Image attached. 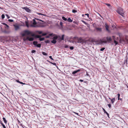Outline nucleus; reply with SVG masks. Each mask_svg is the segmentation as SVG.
Masks as SVG:
<instances>
[{
    "instance_id": "obj_2",
    "label": "nucleus",
    "mask_w": 128,
    "mask_h": 128,
    "mask_svg": "<svg viewBox=\"0 0 128 128\" xmlns=\"http://www.w3.org/2000/svg\"><path fill=\"white\" fill-rule=\"evenodd\" d=\"M22 35L23 36H29L30 37L31 36L33 37L34 35V34H33L32 32L28 30H26L24 31L22 33Z\"/></svg>"
},
{
    "instance_id": "obj_1",
    "label": "nucleus",
    "mask_w": 128,
    "mask_h": 128,
    "mask_svg": "<svg viewBox=\"0 0 128 128\" xmlns=\"http://www.w3.org/2000/svg\"><path fill=\"white\" fill-rule=\"evenodd\" d=\"M33 22H30L28 23V22L26 21L25 22V24L26 26L28 28L30 27H43L44 26L43 23H39L38 24H39L38 25L37 24L36 21L34 19L33 20Z\"/></svg>"
},
{
    "instance_id": "obj_16",
    "label": "nucleus",
    "mask_w": 128,
    "mask_h": 128,
    "mask_svg": "<svg viewBox=\"0 0 128 128\" xmlns=\"http://www.w3.org/2000/svg\"><path fill=\"white\" fill-rule=\"evenodd\" d=\"M51 42L54 44H55L56 42V40L53 39V40L51 41Z\"/></svg>"
},
{
    "instance_id": "obj_8",
    "label": "nucleus",
    "mask_w": 128,
    "mask_h": 128,
    "mask_svg": "<svg viewBox=\"0 0 128 128\" xmlns=\"http://www.w3.org/2000/svg\"><path fill=\"white\" fill-rule=\"evenodd\" d=\"M105 27L106 30L108 32H110V30H109V26L106 23L105 24Z\"/></svg>"
},
{
    "instance_id": "obj_28",
    "label": "nucleus",
    "mask_w": 128,
    "mask_h": 128,
    "mask_svg": "<svg viewBox=\"0 0 128 128\" xmlns=\"http://www.w3.org/2000/svg\"><path fill=\"white\" fill-rule=\"evenodd\" d=\"M62 19L65 21H66L67 20L66 18L64 16H62Z\"/></svg>"
},
{
    "instance_id": "obj_5",
    "label": "nucleus",
    "mask_w": 128,
    "mask_h": 128,
    "mask_svg": "<svg viewBox=\"0 0 128 128\" xmlns=\"http://www.w3.org/2000/svg\"><path fill=\"white\" fill-rule=\"evenodd\" d=\"M23 40L24 41L27 40L30 41H32L34 40V38L33 37H30L29 36H26V37H24Z\"/></svg>"
},
{
    "instance_id": "obj_11",
    "label": "nucleus",
    "mask_w": 128,
    "mask_h": 128,
    "mask_svg": "<svg viewBox=\"0 0 128 128\" xmlns=\"http://www.w3.org/2000/svg\"><path fill=\"white\" fill-rule=\"evenodd\" d=\"M106 4L109 8L110 9H112V6L111 5L109 4Z\"/></svg>"
},
{
    "instance_id": "obj_39",
    "label": "nucleus",
    "mask_w": 128,
    "mask_h": 128,
    "mask_svg": "<svg viewBox=\"0 0 128 128\" xmlns=\"http://www.w3.org/2000/svg\"><path fill=\"white\" fill-rule=\"evenodd\" d=\"M47 34L46 33H43L42 34V36H45Z\"/></svg>"
},
{
    "instance_id": "obj_25",
    "label": "nucleus",
    "mask_w": 128,
    "mask_h": 128,
    "mask_svg": "<svg viewBox=\"0 0 128 128\" xmlns=\"http://www.w3.org/2000/svg\"><path fill=\"white\" fill-rule=\"evenodd\" d=\"M41 44H37L36 45V46L38 47V48H40L41 47Z\"/></svg>"
},
{
    "instance_id": "obj_29",
    "label": "nucleus",
    "mask_w": 128,
    "mask_h": 128,
    "mask_svg": "<svg viewBox=\"0 0 128 128\" xmlns=\"http://www.w3.org/2000/svg\"><path fill=\"white\" fill-rule=\"evenodd\" d=\"M42 54L43 55H45V56H47L48 55V54L47 53H46L44 52H42Z\"/></svg>"
},
{
    "instance_id": "obj_18",
    "label": "nucleus",
    "mask_w": 128,
    "mask_h": 128,
    "mask_svg": "<svg viewBox=\"0 0 128 128\" xmlns=\"http://www.w3.org/2000/svg\"><path fill=\"white\" fill-rule=\"evenodd\" d=\"M67 20L69 22H72V20L70 18H68Z\"/></svg>"
},
{
    "instance_id": "obj_24",
    "label": "nucleus",
    "mask_w": 128,
    "mask_h": 128,
    "mask_svg": "<svg viewBox=\"0 0 128 128\" xmlns=\"http://www.w3.org/2000/svg\"><path fill=\"white\" fill-rule=\"evenodd\" d=\"M3 121H4V122L6 123V124L7 122V121L6 120V118L4 117L3 118Z\"/></svg>"
},
{
    "instance_id": "obj_35",
    "label": "nucleus",
    "mask_w": 128,
    "mask_h": 128,
    "mask_svg": "<svg viewBox=\"0 0 128 128\" xmlns=\"http://www.w3.org/2000/svg\"><path fill=\"white\" fill-rule=\"evenodd\" d=\"M4 17H5V16H4V14H2V19H4Z\"/></svg>"
},
{
    "instance_id": "obj_49",
    "label": "nucleus",
    "mask_w": 128,
    "mask_h": 128,
    "mask_svg": "<svg viewBox=\"0 0 128 128\" xmlns=\"http://www.w3.org/2000/svg\"><path fill=\"white\" fill-rule=\"evenodd\" d=\"M114 36H112V39H113L114 40Z\"/></svg>"
},
{
    "instance_id": "obj_21",
    "label": "nucleus",
    "mask_w": 128,
    "mask_h": 128,
    "mask_svg": "<svg viewBox=\"0 0 128 128\" xmlns=\"http://www.w3.org/2000/svg\"><path fill=\"white\" fill-rule=\"evenodd\" d=\"M36 14H39V15H43V16H46V15L44 14H41V13H38V12H37Z\"/></svg>"
},
{
    "instance_id": "obj_46",
    "label": "nucleus",
    "mask_w": 128,
    "mask_h": 128,
    "mask_svg": "<svg viewBox=\"0 0 128 128\" xmlns=\"http://www.w3.org/2000/svg\"><path fill=\"white\" fill-rule=\"evenodd\" d=\"M6 17L8 18H10V17L8 15V14H6Z\"/></svg>"
},
{
    "instance_id": "obj_32",
    "label": "nucleus",
    "mask_w": 128,
    "mask_h": 128,
    "mask_svg": "<svg viewBox=\"0 0 128 128\" xmlns=\"http://www.w3.org/2000/svg\"><path fill=\"white\" fill-rule=\"evenodd\" d=\"M72 12H73V13H75V12H77V11L75 10H72Z\"/></svg>"
},
{
    "instance_id": "obj_57",
    "label": "nucleus",
    "mask_w": 128,
    "mask_h": 128,
    "mask_svg": "<svg viewBox=\"0 0 128 128\" xmlns=\"http://www.w3.org/2000/svg\"><path fill=\"white\" fill-rule=\"evenodd\" d=\"M74 113L75 114H77V115H78V113H76V112H74Z\"/></svg>"
},
{
    "instance_id": "obj_23",
    "label": "nucleus",
    "mask_w": 128,
    "mask_h": 128,
    "mask_svg": "<svg viewBox=\"0 0 128 128\" xmlns=\"http://www.w3.org/2000/svg\"><path fill=\"white\" fill-rule=\"evenodd\" d=\"M58 38H57L58 40L59 41L61 40V37L60 36H58Z\"/></svg>"
},
{
    "instance_id": "obj_30",
    "label": "nucleus",
    "mask_w": 128,
    "mask_h": 128,
    "mask_svg": "<svg viewBox=\"0 0 128 128\" xmlns=\"http://www.w3.org/2000/svg\"><path fill=\"white\" fill-rule=\"evenodd\" d=\"M114 43H115V45H116L118 44V42L115 40H114Z\"/></svg>"
},
{
    "instance_id": "obj_14",
    "label": "nucleus",
    "mask_w": 128,
    "mask_h": 128,
    "mask_svg": "<svg viewBox=\"0 0 128 128\" xmlns=\"http://www.w3.org/2000/svg\"><path fill=\"white\" fill-rule=\"evenodd\" d=\"M109 98L111 100L112 103L113 104L115 100V98H114L112 99H111L110 98Z\"/></svg>"
},
{
    "instance_id": "obj_15",
    "label": "nucleus",
    "mask_w": 128,
    "mask_h": 128,
    "mask_svg": "<svg viewBox=\"0 0 128 128\" xmlns=\"http://www.w3.org/2000/svg\"><path fill=\"white\" fill-rule=\"evenodd\" d=\"M3 24L5 26V28H7V29H8L9 27L8 26V25H7L5 23H3Z\"/></svg>"
},
{
    "instance_id": "obj_58",
    "label": "nucleus",
    "mask_w": 128,
    "mask_h": 128,
    "mask_svg": "<svg viewBox=\"0 0 128 128\" xmlns=\"http://www.w3.org/2000/svg\"><path fill=\"white\" fill-rule=\"evenodd\" d=\"M88 25L87 26L88 27H89V25L88 24H87Z\"/></svg>"
},
{
    "instance_id": "obj_55",
    "label": "nucleus",
    "mask_w": 128,
    "mask_h": 128,
    "mask_svg": "<svg viewBox=\"0 0 128 128\" xmlns=\"http://www.w3.org/2000/svg\"><path fill=\"white\" fill-rule=\"evenodd\" d=\"M112 27L113 28H114L115 27V26L114 25L112 26Z\"/></svg>"
},
{
    "instance_id": "obj_59",
    "label": "nucleus",
    "mask_w": 128,
    "mask_h": 128,
    "mask_svg": "<svg viewBox=\"0 0 128 128\" xmlns=\"http://www.w3.org/2000/svg\"><path fill=\"white\" fill-rule=\"evenodd\" d=\"M2 126H3V125H4V124L2 123Z\"/></svg>"
},
{
    "instance_id": "obj_6",
    "label": "nucleus",
    "mask_w": 128,
    "mask_h": 128,
    "mask_svg": "<svg viewBox=\"0 0 128 128\" xmlns=\"http://www.w3.org/2000/svg\"><path fill=\"white\" fill-rule=\"evenodd\" d=\"M49 35L50 36H54V37L53 38V39L55 40H57L58 38V36L57 35L54 34L53 33L50 34H49Z\"/></svg>"
},
{
    "instance_id": "obj_13",
    "label": "nucleus",
    "mask_w": 128,
    "mask_h": 128,
    "mask_svg": "<svg viewBox=\"0 0 128 128\" xmlns=\"http://www.w3.org/2000/svg\"><path fill=\"white\" fill-rule=\"evenodd\" d=\"M80 71V69L78 70H75V71H74L72 72V74H75L76 73H77V72H79Z\"/></svg>"
},
{
    "instance_id": "obj_3",
    "label": "nucleus",
    "mask_w": 128,
    "mask_h": 128,
    "mask_svg": "<svg viewBox=\"0 0 128 128\" xmlns=\"http://www.w3.org/2000/svg\"><path fill=\"white\" fill-rule=\"evenodd\" d=\"M107 42V41L106 40L102 41L101 40H100L95 41L94 42L96 44L98 45L102 44L104 43H106Z\"/></svg>"
},
{
    "instance_id": "obj_47",
    "label": "nucleus",
    "mask_w": 128,
    "mask_h": 128,
    "mask_svg": "<svg viewBox=\"0 0 128 128\" xmlns=\"http://www.w3.org/2000/svg\"><path fill=\"white\" fill-rule=\"evenodd\" d=\"M49 58L52 60H54L53 58H52V56H49Z\"/></svg>"
},
{
    "instance_id": "obj_31",
    "label": "nucleus",
    "mask_w": 128,
    "mask_h": 128,
    "mask_svg": "<svg viewBox=\"0 0 128 128\" xmlns=\"http://www.w3.org/2000/svg\"><path fill=\"white\" fill-rule=\"evenodd\" d=\"M45 42L46 43H48L50 42V41L49 40H47L45 41Z\"/></svg>"
},
{
    "instance_id": "obj_36",
    "label": "nucleus",
    "mask_w": 128,
    "mask_h": 128,
    "mask_svg": "<svg viewBox=\"0 0 128 128\" xmlns=\"http://www.w3.org/2000/svg\"><path fill=\"white\" fill-rule=\"evenodd\" d=\"M41 36L39 35H36V37L37 38H40V37H41Z\"/></svg>"
},
{
    "instance_id": "obj_54",
    "label": "nucleus",
    "mask_w": 128,
    "mask_h": 128,
    "mask_svg": "<svg viewBox=\"0 0 128 128\" xmlns=\"http://www.w3.org/2000/svg\"><path fill=\"white\" fill-rule=\"evenodd\" d=\"M62 22H60V25L61 26H62Z\"/></svg>"
},
{
    "instance_id": "obj_61",
    "label": "nucleus",
    "mask_w": 128,
    "mask_h": 128,
    "mask_svg": "<svg viewBox=\"0 0 128 128\" xmlns=\"http://www.w3.org/2000/svg\"><path fill=\"white\" fill-rule=\"evenodd\" d=\"M78 42H80L79 40H78Z\"/></svg>"
},
{
    "instance_id": "obj_9",
    "label": "nucleus",
    "mask_w": 128,
    "mask_h": 128,
    "mask_svg": "<svg viewBox=\"0 0 128 128\" xmlns=\"http://www.w3.org/2000/svg\"><path fill=\"white\" fill-rule=\"evenodd\" d=\"M95 29L98 32H101L102 31V28H101L96 27Z\"/></svg>"
},
{
    "instance_id": "obj_27",
    "label": "nucleus",
    "mask_w": 128,
    "mask_h": 128,
    "mask_svg": "<svg viewBox=\"0 0 128 128\" xmlns=\"http://www.w3.org/2000/svg\"><path fill=\"white\" fill-rule=\"evenodd\" d=\"M64 35H62V37L61 38V40H64Z\"/></svg>"
},
{
    "instance_id": "obj_41",
    "label": "nucleus",
    "mask_w": 128,
    "mask_h": 128,
    "mask_svg": "<svg viewBox=\"0 0 128 128\" xmlns=\"http://www.w3.org/2000/svg\"><path fill=\"white\" fill-rule=\"evenodd\" d=\"M35 19H36V20H39L40 21H42V22H44L42 20H40V19H39L36 18Z\"/></svg>"
},
{
    "instance_id": "obj_4",
    "label": "nucleus",
    "mask_w": 128,
    "mask_h": 128,
    "mask_svg": "<svg viewBox=\"0 0 128 128\" xmlns=\"http://www.w3.org/2000/svg\"><path fill=\"white\" fill-rule=\"evenodd\" d=\"M117 12L120 14L123 17L124 16V12H123V10L122 8L120 7L118 8Z\"/></svg>"
},
{
    "instance_id": "obj_37",
    "label": "nucleus",
    "mask_w": 128,
    "mask_h": 128,
    "mask_svg": "<svg viewBox=\"0 0 128 128\" xmlns=\"http://www.w3.org/2000/svg\"><path fill=\"white\" fill-rule=\"evenodd\" d=\"M8 21L10 22H13L14 21V20H12L9 19Z\"/></svg>"
},
{
    "instance_id": "obj_48",
    "label": "nucleus",
    "mask_w": 128,
    "mask_h": 128,
    "mask_svg": "<svg viewBox=\"0 0 128 128\" xmlns=\"http://www.w3.org/2000/svg\"><path fill=\"white\" fill-rule=\"evenodd\" d=\"M85 15H86V16H87L88 17H89V14H85Z\"/></svg>"
},
{
    "instance_id": "obj_7",
    "label": "nucleus",
    "mask_w": 128,
    "mask_h": 128,
    "mask_svg": "<svg viewBox=\"0 0 128 128\" xmlns=\"http://www.w3.org/2000/svg\"><path fill=\"white\" fill-rule=\"evenodd\" d=\"M14 26L15 30H18L19 28V26L17 24H14Z\"/></svg>"
},
{
    "instance_id": "obj_44",
    "label": "nucleus",
    "mask_w": 128,
    "mask_h": 128,
    "mask_svg": "<svg viewBox=\"0 0 128 128\" xmlns=\"http://www.w3.org/2000/svg\"><path fill=\"white\" fill-rule=\"evenodd\" d=\"M36 52V51L35 50H32V53H35Z\"/></svg>"
},
{
    "instance_id": "obj_17",
    "label": "nucleus",
    "mask_w": 128,
    "mask_h": 128,
    "mask_svg": "<svg viewBox=\"0 0 128 128\" xmlns=\"http://www.w3.org/2000/svg\"><path fill=\"white\" fill-rule=\"evenodd\" d=\"M38 42L36 41H34L33 42V44L35 46H36Z\"/></svg>"
},
{
    "instance_id": "obj_22",
    "label": "nucleus",
    "mask_w": 128,
    "mask_h": 128,
    "mask_svg": "<svg viewBox=\"0 0 128 128\" xmlns=\"http://www.w3.org/2000/svg\"><path fill=\"white\" fill-rule=\"evenodd\" d=\"M16 82H18V83H20V84H25V83H23L22 82H20L19 81V80H16Z\"/></svg>"
},
{
    "instance_id": "obj_26",
    "label": "nucleus",
    "mask_w": 128,
    "mask_h": 128,
    "mask_svg": "<svg viewBox=\"0 0 128 128\" xmlns=\"http://www.w3.org/2000/svg\"><path fill=\"white\" fill-rule=\"evenodd\" d=\"M44 40V38H39V40L40 41H43Z\"/></svg>"
},
{
    "instance_id": "obj_51",
    "label": "nucleus",
    "mask_w": 128,
    "mask_h": 128,
    "mask_svg": "<svg viewBox=\"0 0 128 128\" xmlns=\"http://www.w3.org/2000/svg\"><path fill=\"white\" fill-rule=\"evenodd\" d=\"M2 126L4 128H6L4 125H3Z\"/></svg>"
},
{
    "instance_id": "obj_34",
    "label": "nucleus",
    "mask_w": 128,
    "mask_h": 128,
    "mask_svg": "<svg viewBox=\"0 0 128 128\" xmlns=\"http://www.w3.org/2000/svg\"><path fill=\"white\" fill-rule=\"evenodd\" d=\"M105 49V48H102L100 49V51H103Z\"/></svg>"
},
{
    "instance_id": "obj_10",
    "label": "nucleus",
    "mask_w": 128,
    "mask_h": 128,
    "mask_svg": "<svg viewBox=\"0 0 128 128\" xmlns=\"http://www.w3.org/2000/svg\"><path fill=\"white\" fill-rule=\"evenodd\" d=\"M23 8L27 12H29L30 11V10L27 7H24Z\"/></svg>"
},
{
    "instance_id": "obj_42",
    "label": "nucleus",
    "mask_w": 128,
    "mask_h": 128,
    "mask_svg": "<svg viewBox=\"0 0 128 128\" xmlns=\"http://www.w3.org/2000/svg\"><path fill=\"white\" fill-rule=\"evenodd\" d=\"M70 48L71 50H72L74 49V47L73 46H71L70 47Z\"/></svg>"
},
{
    "instance_id": "obj_53",
    "label": "nucleus",
    "mask_w": 128,
    "mask_h": 128,
    "mask_svg": "<svg viewBox=\"0 0 128 128\" xmlns=\"http://www.w3.org/2000/svg\"><path fill=\"white\" fill-rule=\"evenodd\" d=\"M106 114H107V116H109V114L108 113V112H107V113H106Z\"/></svg>"
},
{
    "instance_id": "obj_19",
    "label": "nucleus",
    "mask_w": 128,
    "mask_h": 128,
    "mask_svg": "<svg viewBox=\"0 0 128 128\" xmlns=\"http://www.w3.org/2000/svg\"><path fill=\"white\" fill-rule=\"evenodd\" d=\"M3 32L5 33H8L10 32L9 31H7L6 30H4L3 31Z\"/></svg>"
},
{
    "instance_id": "obj_12",
    "label": "nucleus",
    "mask_w": 128,
    "mask_h": 128,
    "mask_svg": "<svg viewBox=\"0 0 128 128\" xmlns=\"http://www.w3.org/2000/svg\"><path fill=\"white\" fill-rule=\"evenodd\" d=\"M106 38L107 41L108 42H110L112 40L110 37H107Z\"/></svg>"
},
{
    "instance_id": "obj_52",
    "label": "nucleus",
    "mask_w": 128,
    "mask_h": 128,
    "mask_svg": "<svg viewBox=\"0 0 128 128\" xmlns=\"http://www.w3.org/2000/svg\"><path fill=\"white\" fill-rule=\"evenodd\" d=\"M79 81L81 82H83V80H80Z\"/></svg>"
},
{
    "instance_id": "obj_60",
    "label": "nucleus",
    "mask_w": 128,
    "mask_h": 128,
    "mask_svg": "<svg viewBox=\"0 0 128 128\" xmlns=\"http://www.w3.org/2000/svg\"><path fill=\"white\" fill-rule=\"evenodd\" d=\"M2 126H3V125H4V124L2 123Z\"/></svg>"
},
{
    "instance_id": "obj_20",
    "label": "nucleus",
    "mask_w": 128,
    "mask_h": 128,
    "mask_svg": "<svg viewBox=\"0 0 128 128\" xmlns=\"http://www.w3.org/2000/svg\"><path fill=\"white\" fill-rule=\"evenodd\" d=\"M118 100H122V99H121V98H120V94H118Z\"/></svg>"
},
{
    "instance_id": "obj_45",
    "label": "nucleus",
    "mask_w": 128,
    "mask_h": 128,
    "mask_svg": "<svg viewBox=\"0 0 128 128\" xmlns=\"http://www.w3.org/2000/svg\"><path fill=\"white\" fill-rule=\"evenodd\" d=\"M108 105L110 108L111 107V105L110 104H108Z\"/></svg>"
},
{
    "instance_id": "obj_43",
    "label": "nucleus",
    "mask_w": 128,
    "mask_h": 128,
    "mask_svg": "<svg viewBox=\"0 0 128 128\" xmlns=\"http://www.w3.org/2000/svg\"><path fill=\"white\" fill-rule=\"evenodd\" d=\"M82 21L85 24H88L86 22L82 20Z\"/></svg>"
},
{
    "instance_id": "obj_33",
    "label": "nucleus",
    "mask_w": 128,
    "mask_h": 128,
    "mask_svg": "<svg viewBox=\"0 0 128 128\" xmlns=\"http://www.w3.org/2000/svg\"><path fill=\"white\" fill-rule=\"evenodd\" d=\"M50 62L52 64L56 66V63H54L51 62Z\"/></svg>"
},
{
    "instance_id": "obj_62",
    "label": "nucleus",
    "mask_w": 128,
    "mask_h": 128,
    "mask_svg": "<svg viewBox=\"0 0 128 128\" xmlns=\"http://www.w3.org/2000/svg\"><path fill=\"white\" fill-rule=\"evenodd\" d=\"M87 75H88V74H87Z\"/></svg>"
},
{
    "instance_id": "obj_40",
    "label": "nucleus",
    "mask_w": 128,
    "mask_h": 128,
    "mask_svg": "<svg viewBox=\"0 0 128 128\" xmlns=\"http://www.w3.org/2000/svg\"><path fill=\"white\" fill-rule=\"evenodd\" d=\"M50 36L49 35V34L48 36H46V38H49L50 37V36Z\"/></svg>"
},
{
    "instance_id": "obj_38",
    "label": "nucleus",
    "mask_w": 128,
    "mask_h": 128,
    "mask_svg": "<svg viewBox=\"0 0 128 128\" xmlns=\"http://www.w3.org/2000/svg\"><path fill=\"white\" fill-rule=\"evenodd\" d=\"M103 110H104V113H107V112L103 108Z\"/></svg>"
},
{
    "instance_id": "obj_50",
    "label": "nucleus",
    "mask_w": 128,
    "mask_h": 128,
    "mask_svg": "<svg viewBox=\"0 0 128 128\" xmlns=\"http://www.w3.org/2000/svg\"><path fill=\"white\" fill-rule=\"evenodd\" d=\"M68 47V45H66L65 46V48H67Z\"/></svg>"
},
{
    "instance_id": "obj_56",
    "label": "nucleus",
    "mask_w": 128,
    "mask_h": 128,
    "mask_svg": "<svg viewBox=\"0 0 128 128\" xmlns=\"http://www.w3.org/2000/svg\"><path fill=\"white\" fill-rule=\"evenodd\" d=\"M39 34H42V32H41V31H40V32H39Z\"/></svg>"
}]
</instances>
